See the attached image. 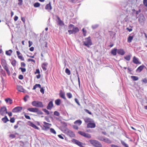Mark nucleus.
<instances>
[{
  "instance_id": "f257e3e1",
  "label": "nucleus",
  "mask_w": 147,
  "mask_h": 147,
  "mask_svg": "<svg viewBox=\"0 0 147 147\" xmlns=\"http://www.w3.org/2000/svg\"><path fill=\"white\" fill-rule=\"evenodd\" d=\"M85 41H83V45L88 48H89L90 46L92 45V40L91 39V37L90 36L86 38H85Z\"/></svg>"
},
{
  "instance_id": "f03ea898",
  "label": "nucleus",
  "mask_w": 147,
  "mask_h": 147,
  "mask_svg": "<svg viewBox=\"0 0 147 147\" xmlns=\"http://www.w3.org/2000/svg\"><path fill=\"white\" fill-rule=\"evenodd\" d=\"M32 105L36 107L43 108L44 105L42 102L34 100L32 102Z\"/></svg>"
},
{
  "instance_id": "7ed1b4c3",
  "label": "nucleus",
  "mask_w": 147,
  "mask_h": 147,
  "mask_svg": "<svg viewBox=\"0 0 147 147\" xmlns=\"http://www.w3.org/2000/svg\"><path fill=\"white\" fill-rule=\"evenodd\" d=\"M90 143L95 147H102V146L100 142L97 140H89Z\"/></svg>"
},
{
  "instance_id": "20e7f679",
  "label": "nucleus",
  "mask_w": 147,
  "mask_h": 147,
  "mask_svg": "<svg viewBox=\"0 0 147 147\" xmlns=\"http://www.w3.org/2000/svg\"><path fill=\"white\" fill-rule=\"evenodd\" d=\"M138 20L141 25H143L144 24L145 18L143 14L140 13L139 14Z\"/></svg>"
},
{
  "instance_id": "39448f33",
  "label": "nucleus",
  "mask_w": 147,
  "mask_h": 147,
  "mask_svg": "<svg viewBox=\"0 0 147 147\" xmlns=\"http://www.w3.org/2000/svg\"><path fill=\"white\" fill-rule=\"evenodd\" d=\"M78 133L81 136L88 138H90L91 137V136L90 134L86 133L82 131H79Z\"/></svg>"
},
{
  "instance_id": "423d86ee",
  "label": "nucleus",
  "mask_w": 147,
  "mask_h": 147,
  "mask_svg": "<svg viewBox=\"0 0 147 147\" xmlns=\"http://www.w3.org/2000/svg\"><path fill=\"white\" fill-rule=\"evenodd\" d=\"M71 142L73 143L76 144L80 147H84L82 146L83 143L77 140L72 139L71 140Z\"/></svg>"
},
{
  "instance_id": "0eeeda50",
  "label": "nucleus",
  "mask_w": 147,
  "mask_h": 147,
  "mask_svg": "<svg viewBox=\"0 0 147 147\" xmlns=\"http://www.w3.org/2000/svg\"><path fill=\"white\" fill-rule=\"evenodd\" d=\"M22 107H21L17 106L15 107L12 110V112L13 113H16L22 110Z\"/></svg>"
},
{
  "instance_id": "6e6552de",
  "label": "nucleus",
  "mask_w": 147,
  "mask_h": 147,
  "mask_svg": "<svg viewBox=\"0 0 147 147\" xmlns=\"http://www.w3.org/2000/svg\"><path fill=\"white\" fill-rule=\"evenodd\" d=\"M132 61L134 63L136 64H140L141 63V62L139 61V59L135 56L133 57Z\"/></svg>"
},
{
  "instance_id": "1a4fd4ad",
  "label": "nucleus",
  "mask_w": 147,
  "mask_h": 147,
  "mask_svg": "<svg viewBox=\"0 0 147 147\" xmlns=\"http://www.w3.org/2000/svg\"><path fill=\"white\" fill-rule=\"evenodd\" d=\"M56 18L58 20V21H57L58 24L60 26L64 25V24L63 21H62L60 18L57 16H56Z\"/></svg>"
},
{
  "instance_id": "9d476101",
  "label": "nucleus",
  "mask_w": 147,
  "mask_h": 147,
  "mask_svg": "<svg viewBox=\"0 0 147 147\" xmlns=\"http://www.w3.org/2000/svg\"><path fill=\"white\" fill-rule=\"evenodd\" d=\"M134 34L132 33L129 35L127 38V42L128 43H130L131 42L132 40L134 37Z\"/></svg>"
},
{
  "instance_id": "9b49d317",
  "label": "nucleus",
  "mask_w": 147,
  "mask_h": 147,
  "mask_svg": "<svg viewBox=\"0 0 147 147\" xmlns=\"http://www.w3.org/2000/svg\"><path fill=\"white\" fill-rule=\"evenodd\" d=\"M53 106V104L52 101H50L48 103L47 107V109L48 110H51Z\"/></svg>"
},
{
  "instance_id": "f8f14e48",
  "label": "nucleus",
  "mask_w": 147,
  "mask_h": 147,
  "mask_svg": "<svg viewBox=\"0 0 147 147\" xmlns=\"http://www.w3.org/2000/svg\"><path fill=\"white\" fill-rule=\"evenodd\" d=\"M117 51L118 49L116 48H114L111 50V53L113 56H116L117 53Z\"/></svg>"
},
{
  "instance_id": "ddd939ff",
  "label": "nucleus",
  "mask_w": 147,
  "mask_h": 147,
  "mask_svg": "<svg viewBox=\"0 0 147 147\" xmlns=\"http://www.w3.org/2000/svg\"><path fill=\"white\" fill-rule=\"evenodd\" d=\"M28 124L29 125L31 126L34 128L37 129L39 130L40 129L35 124L33 123L32 122L30 121H28Z\"/></svg>"
},
{
  "instance_id": "4468645a",
  "label": "nucleus",
  "mask_w": 147,
  "mask_h": 147,
  "mask_svg": "<svg viewBox=\"0 0 147 147\" xmlns=\"http://www.w3.org/2000/svg\"><path fill=\"white\" fill-rule=\"evenodd\" d=\"M28 124L29 125L31 126L34 128L37 129L39 130L40 129L35 124L33 123L32 122L30 121H28Z\"/></svg>"
},
{
  "instance_id": "2eb2a0df",
  "label": "nucleus",
  "mask_w": 147,
  "mask_h": 147,
  "mask_svg": "<svg viewBox=\"0 0 147 147\" xmlns=\"http://www.w3.org/2000/svg\"><path fill=\"white\" fill-rule=\"evenodd\" d=\"M59 96L61 98L65 100H66L65 92H63L61 90H60L59 91Z\"/></svg>"
},
{
  "instance_id": "dca6fc26",
  "label": "nucleus",
  "mask_w": 147,
  "mask_h": 147,
  "mask_svg": "<svg viewBox=\"0 0 147 147\" xmlns=\"http://www.w3.org/2000/svg\"><path fill=\"white\" fill-rule=\"evenodd\" d=\"M125 53L124 49H123L120 48L118 49L117 53L119 55L123 56L125 55Z\"/></svg>"
},
{
  "instance_id": "f3484780",
  "label": "nucleus",
  "mask_w": 147,
  "mask_h": 147,
  "mask_svg": "<svg viewBox=\"0 0 147 147\" xmlns=\"http://www.w3.org/2000/svg\"><path fill=\"white\" fill-rule=\"evenodd\" d=\"M43 123L44 124L43 126L45 128V129L46 130L49 129L50 126H51V124L47 123L46 122L44 121Z\"/></svg>"
},
{
  "instance_id": "a211bd4d",
  "label": "nucleus",
  "mask_w": 147,
  "mask_h": 147,
  "mask_svg": "<svg viewBox=\"0 0 147 147\" xmlns=\"http://www.w3.org/2000/svg\"><path fill=\"white\" fill-rule=\"evenodd\" d=\"M96 126L95 124L94 123L90 122L87 125V127L88 128H94Z\"/></svg>"
},
{
  "instance_id": "6ab92c4d",
  "label": "nucleus",
  "mask_w": 147,
  "mask_h": 147,
  "mask_svg": "<svg viewBox=\"0 0 147 147\" xmlns=\"http://www.w3.org/2000/svg\"><path fill=\"white\" fill-rule=\"evenodd\" d=\"M144 67H145V66L143 65H142L140 66L136 69V72H141L142 70L144 68Z\"/></svg>"
},
{
  "instance_id": "aec40b11",
  "label": "nucleus",
  "mask_w": 147,
  "mask_h": 147,
  "mask_svg": "<svg viewBox=\"0 0 147 147\" xmlns=\"http://www.w3.org/2000/svg\"><path fill=\"white\" fill-rule=\"evenodd\" d=\"M45 9L46 10H51L52 9V7L51 5V3L50 2L48 4H47L45 7Z\"/></svg>"
},
{
  "instance_id": "412c9836",
  "label": "nucleus",
  "mask_w": 147,
  "mask_h": 147,
  "mask_svg": "<svg viewBox=\"0 0 147 147\" xmlns=\"http://www.w3.org/2000/svg\"><path fill=\"white\" fill-rule=\"evenodd\" d=\"M48 65V63L46 62L43 63L42 65V67L44 71H45L47 70V69L46 67Z\"/></svg>"
},
{
  "instance_id": "4be33fe9",
  "label": "nucleus",
  "mask_w": 147,
  "mask_h": 147,
  "mask_svg": "<svg viewBox=\"0 0 147 147\" xmlns=\"http://www.w3.org/2000/svg\"><path fill=\"white\" fill-rule=\"evenodd\" d=\"M37 108V107L29 108L27 110L30 112L36 113Z\"/></svg>"
},
{
  "instance_id": "5701e85b",
  "label": "nucleus",
  "mask_w": 147,
  "mask_h": 147,
  "mask_svg": "<svg viewBox=\"0 0 147 147\" xmlns=\"http://www.w3.org/2000/svg\"><path fill=\"white\" fill-rule=\"evenodd\" d=\"M1 120L5 123H6L7 121H9V120L7 118V116L6 115L4 117L2 118Z\"/></svg>"
},
{
  "instance_id": "b1692460",
  "label": "nucleus",
  "mask_w": 147,
  "mask_h": 147,
  "mask_svg": "<svg viewBox=\"0 0 147 147\" xmlns=\"http://www.w3.org/2000/svg\"><path fill=\"white\" fill-rule=\"evenodd\" d=\"M3 67L4 68V69L6 71L7 74L9 75H10V71L8 69V67H7V65H6L3 66Z\"/></svg>"
},
{
  "instance_id": "393cba45",
  "label": "nucleus",
  "mask_w": 147,
  "mask_h": 147,
  "mask_svg": "<svg viewBox=\"0 0 147 147\" xmlns=\"http://www.w3.org/2000/svg\"><path fill=\"white\" fill-rule=\"evenodd\" d=\"M61 102V100L59 98L56 99L55 101V104L57 106L60 105Z\"/></svg>"
},
{
  "instance_id": "a878e982",
  "label": "nucleus",
  "mask_w": 147,
  "mask_h": 147,
  "mask_svg": "<svg viewBox=\"0 0 147 147\" xmlns=\"http://www.w3.org/2000/svg\"><path fill=\"white\" fill-rule=\"evenodd\" d=\"M1 63L3 67L7 65L6 60L3 59H1Z\"/></svg>"
},
{
  "instance_id": "bb28decb",
  "label": "nucleus",
  "mask_w": 147,
  "mask_h": 147,
  "mask_svg": "<svg viewBox=\"0 0 147 147\" xmlns=\"http://www.w3.org/2000/svg\"><path fill=\"white\" fill-rule=\"evenodd\" d=\"M103 142L108 144H110L112 142L111 141L110 139L105 137Z\"/></svg>"
},
{
  "instance_id": "cd10ccee",
  "label": "nucleus",
  "mask_w": 147,
  "mask_h": 147,
  "mask_svg": "<svg viewBox=\"0 0 147 147\" xmlns=\"http://www.w3.org/2000/svg\"><path fill=\"white\" fill-rule=\"evenodd\" d=\"M12 52L13 51L12 50L9 49V50L6 51L5 54L8 56H10Z\"/></svg>"
},
{
  "instance_id": "c85d7f7f",
  "label": "nucleus",
  "mask_w": 147,
  "mask_h": 147,
  "mask_svg": "<svg viewBox=\"0 0 147 147\" xmlns=\"http://www.w3.org/2000/svg\"><path fill=\"white\" fill-rule=\"evenodd\" d=\"M75 124H78V125H80L82 123V121L80 119L77 120L74 123Z\"/></svg>"
},
{
  "instance_id": "c756f323",
  "label": "nucleus",
  "mask_w": 147,
  "mask_h": 147,
  "mask_svg": "<svg viewBox=\"0 0 147 147\" xmlns=\"http://www.w3.org/2000/svg\"><path fill=\"white\" fill-rule=\"evenodd\" d=\"M74 34H75L79 31V28L77 27H74L72 30Z\"/></svg>"
},
{
  "instance_id": "7c9ffc66",
  "label": "nucleus",
  "mask_w": 147,
  "mask_h": 147,
  "mask_svg": "<svg viewBox=\"0 0 147 147\" xmlns=\"http://www.w3.org/2000/svg\"><path fill=\"white\" fill-rule=\"evenodd\" d=\"M131 55H126L124 57V58L127 61H129L131 59Z\"/></svg>"
},
{
  "instance_id": "2f4dec72",
  "label": "nucleus",
  "mask_w": 147,
  "mask_h": 147,
  "mask_svg": "<svg viewBox=\"0 0 147 147\" xmlns=\"http://www.w3.org/2000/svg\"><path fill=\"white\" fill-rule=\"evenodd\" d=\"M121 144L124 147H129L128 145L123 141L121 140Z\"/></svg>"
},
{
  "instance_id": "473e14b6",
  "label": "nucleus",
  "mask_w": 147,
  "mask_h": 147,
  "mask_svg": "<svg viewBox=\"0 0 147 147\" xmlns=\"http://www.w3.org/2000/svg\"><path fill=\"white\" fill-rule=\"evenodd\" d=\"M105 136H99L97 137V139L98 140L103 142Z\"/></svg>"
},
{
  "instance_id": "72a5a7b5",
  "label": "nucleus",
  "mask_w": 147,
  "mask_h": 147,
  "mask_svg": "<svg viewBox=\"0 0 147 147\" xmlns=\"http://www.w3.org/2000/svg\"><path fill=\"white\" fill-rule=\"evenodd\" d=\"M131 78L134 81H137L139 79V78H138V77L135 76H131Z\"/></svg>"
},
{
  "instance_id": "f704fd0d",
  "label": "nucleus",
  "mask_w": 147,
  "mask_h": 147,
  "mask_svg": "<svg viewBox=\"0 0 147 147\" xmlns=\"http://www.w3.org/2000/svg\"><path fill=\"white\" fill-rule=\"evenodd\" d=\"M36 113L39 115H42L43 114V113L41 111L39 110V109L37 108Z\"/></svg>"
},
{
  "instance_id": "c9c22d12",
  "label": "nucleus",
  "mask_w": 147,
  "mask_h": 147,
  "mask_svg": "<svg viewBox=\"0 0 147 147\" xmlns=\"http://www.w3.org/2000/svg\"><path fill=\"white\" fill-rule=\"evenodd\" d=\"M68 134L71 137H74L75 136V134L74 132L72 131H70L68 132Z\"/></svg>"
},
{
  "instance_id": "e433bc0d",
  "label": "nucleus",
  "mask_w": 147,
  "mask_h": 147,
  "mask_svg": "<svg viewBox=\"0 0 147 147\" xmlns=\"http://www.w3.org/2000/svg\"><path fill=\"white\" fill-rule=\"evenodd\" d=\"M65 72L68 75H70L71 74V71L68 68H66L65 69Z\"/></svg>"
},
{
  "instance_id": "4c0bfd02",
  "label": "nucleus",
  "mask_w": 147,
  "mask_h": 147,
  "mask_svg": "<svg viewBox=\"0 0 147 147\" xmlns=\"http://www.w3.org/2000/svg\"><path fill=\"white\" fill-rule=\"evenodd\" d=\"M40 4L38 2H36L34 4V6L35 7H38L40 6Z\"/></svg>"
},
{
  "instance_id": "58836bf2",
  "label": "nucleus",
  "mask_w": 147,
  "mask_h": 147,
  "mask_svg": "<svg viewBox=\"0 0 147 147\" xmlns=\"http://www.w3.org/2000/svg\"><path fill=\"white\" fill-rule=\"evenodd\" d=\"M50 132L54 134H56V131L53 128H50Z\"/></svg>"
},
{
  "instance_id": "ea45409f",
  "label": "nucleus",
  "mask_w": 147,
  "mask_h": 147,
  "mask_svg": "<svg viewBox=\"0 0 147 147\" xmlns=\"http://www.w3.org/2000/svg\"><path fill=\"white\" fill-rule=\"evenodd\" d=\"M17 88L18 91L20 92H22L21 89H23L22 87L20 86H17Z\"/></svg>"
},
{
  "instance_id": "a19ab883",
  "label": "nucleus",
  "mask_w": 147,
  "mask_h": 147,
  "mask_svg": "<svg viewBox=\"0 0 147 147\" xmlns=\"http://www.w3.org/2000/svg\"><path fill=\"white\" fill-rule=\"evenodd\" d=\"M11 64L13 67H15V66H16V60L14 59L11 62Z\"/></svg>"
},
{
  "instance_id": "79ce46f5",
  "label": "nucleus",
  "mask_w": 147,
  "mask_h": 147,
  "mask_svg": "<svg viewBox=\"0 0 147 147\" xmlns=\"http://www.w3.org/2000/svg\"><path fill=\"white\" fill-rule=\"evenodd\" d=\"M82 31L84 36H86V34L87 33L86 30H85L84 28H83L82 29Z\"/></svg>"
},
{
  "instance_id": "37998d69",
  "label": "nucleus",
  "mask_w": 147,
  "mask_h": 147,
  "mask_svg": "<svg viewBox=\"0 0 147 147\" xmlns=\"http://www.w3.org/2000/svg\"><path fill=\"white\" fill-rule=\"evenodd\" d=\"M42 110L47 115H49L50 113L46 109H42Z\"/></svg>"
},
{
  "instance_id": "c03bdc74",
  "label": "nucleus",
  "mask_w": 147,
  "mask_h": 147,
  "mask_svg": "<svg viewBox=\"0 0 147 147\" xmlns=\"http://www.w3.org/2000/svg\"><path fill=\"white\" fill-rule=\"evenodd\" d=\"M66 95L69 98H71L72 96V94L70 92L67 93Z\"/></svg>"
},
{
  "instance_id": "a18cd8bd",
  "label": "nucleus",
  "mask_w": 147,
  "mask_h": 147,
  "mask_svg": "<svg viewBox=\"0 0 147 147\" xmlns=\"http://www.w3.org/2000/svg\"><path fill=\"white\" fill-rule=\"evenodd\" d=\"M19 69L21 70V71L22 72V73L25 72L26 71V69L25 68H23L22 67H20Z\"/></svg>"
},
{
  "instance_id": "49530a36",
  "label": "nucleus",
  "mask_w": 147,
  "mask_h": 147,
  "mask_svg": "<svg viewBox=\"0 0 147 147\" xmlns=\"http://www.w3.org/2000/svg\"><path fill=\"white\" fill-rule=\"evenodd\" d=\"M91 119L89 118H86L84 119V121L86 123H88L90 122Z\"/></svg>"
},
{
  "instance_id": "de8ad7c7",
  "label": "nucleus",
  "mask_w": 147,
  "mask_h": 147,
  "mask_svg": "<svg viewBox=\"0 0 147 147\" xmlns=\"http://www.w3.org/2000/svg\"><path fill=\"white\" fill-rule=\"evenodd\" d=\"M54 115H55L59 116L60 115V113L58 111H55L54 112Z\"/></svg>"
},
{
  "instance_id": "09e8293b",
  "label": "nucleus",
  "mask_w": 147,
  "mask_h": 147,
  "mask_svg": "<svg viewBox=\"0 0 147 147\" xmlns=\"http://www.w3.org/2000/svg\"><path fill=\"white\" fill-rule=\"evenodd\" d=\"M1 111L3 112H6L7 111V109L6 107H4L1 109Z\"/></svg>"
},
{
  "instance_id": "8fccbe9b",
  "label": "nucleus",
  "mask_w": 147,
  "mask_h": 147,
  "mask_svg": "<svg viewBox=\"0 0 147 147\" xmlns=\"http://www.w3.org/2000/svg\"><path fill=\"white\" fill-rule=\"evenodd\" d=\"M75 102L79 106H80V104L79 101V100L77 98H75L74 99Z\"/></svg>"
},
{
  "instance_id": "3c124183",
  "label": "nucleus",
  "mask_w": 147,
  "mask_h": 147,
  "mask_svg": "<svg viewBox=\"0 0 147 147\" xmlns=\"http://www.w3.org/2000/svg\"><path fill=\"white\" fill-rule=\"evenodd\" d=\"M9 121L11 123H13L15 122V119L14 117L11 118Z\"/></svg>"
},
{
  "instance_id": "603ef678",
  "label": "nucleus",
  "mask_w": 147,
  "mask_h": 147,
  "mask_svg": "<svg viewBox=\"0 0 147 147\" xmlns=\"http://www.w3.org/2000/svg\"><path fill=\"white\" fill-rule=\"evenodd\" d=\"M18 58L20 59L21 61H24V59L22 55H20L18 56Z\"/></svg>"
},
{
  "instance_id": "864d4df0",
  "label": "nucleus",
  "mask_w": 147,
  "mask_h": 147,
  "mask_svg": "<svg viewBox=\"0 0 147 147\" xmlns=\"http://www.w3.org/2000/svg\"><path fill=\"white\" fill-rule=\"evenodd\" d=\"M84 111L86 113H88L90 115H92V113L90 111H89L87 109H84Z\"/></svg>"
},
{
  "instance_id": "5fc2aeb1",
  "label": "nucleus",
  "mask_w": 147,
  "mask_h": 147,
  "mask_svg": "<svg viewBox=\"0 0 147 147\" xmlns=\"http://www.w3.org/2000/svg\"><path fill=\"white\" fill-rule=\"evenodd\" d=\"M98 26V25L97 24H95L94 25H92V28L93 29H95L97 28Z\"/></svg>"
},
{
  "instance_id": "6e6d98bb",
  "label": "nucleus",
  "mask_w": 147,
  "mask_h": 147,
  "mask_svg": "<svg viewBox=\"0 0 147 147\" xmlns=\"http://www.w3.org/2000/svg\"><path fill=\"white\" fill-rule=\"evenodd\" d=\"M29 98V96L28 95H26L24 98V100L25 102H26L27 101V98Z\"/></svg>"
},
{
  "instance_id": "4d7b16f0",
  "label": "nucleus",
  "mask_w": 147,
  "mask_h": 147,
  "mask_svg": "<svg viewBox=\"0 0 147 147\" xmlns=\"http://www.w3.org/2000/svg\"><path fill=\"white\" fill-rule=\"evenodd\" d=\"M45 90L43 87H41L40 88V91L43 94L44 93Z\"/></svg>"
},
{
  "instance_id": "13d9d810",
  "label": "nucleus",
  "mask_w": 147,
  "mask_h": 147,
  "mask_svg": "<svg viewBox=\"0 0 147 147\" xmlns=\"http://www.w3.org/2000/svg\"><path fill=\"white\" fill-rule=\"evenodd\" d=\"M18 78L19 79L22 80L24 78V76L23 75L20 74Z\"/></svg>"
},
{
  "instance_id": "bf43d9fd",
  "label": "nucleus",
  "mask_w": 147,
  "mask_h": 147,
  "mask_svg": "<svg viewBox=\"0 0 147 147\" xmlns=\"http://www.w3.org/2000/svg\"><path fill=\"white\" fill-rule=\"evenodd\" d=\"M0 72L1 73L3 76H6V73L5 71L3 70V69L2 71H0Z\"/></svg>"
},
{
  "instance_id": "052dcab7",
  "label": "nucleus",
  "mask_w": 147,
  "mask_h": 147,
  "mask_svg": "<svg viewBox=\"0 0 147 147\" xmlns=\"http://www.w3.org/2000/svg\"><path fill=\"white\" fill-rule=\"evenodd\" d=\"M143 3L146 7H147V0H143Z\"/></svg>"
},
{
  "instance_id": "680f3d73",
  "label": "nucleus",
  "mask_w": 147,
  "mask_h": 147,
  "mask_svg": "<svg viewBox=\"0 0 147 147\" xmlns=\"http://www.w3.org/2000/svg\"><path fill=\"white\" fill-rule=\"evenodd\" d=\"M45 119L47 122L49 123L51 122V121L48 117L45 116Z\"/></svg>"
},
{
  "instance_id": "e2e57ef3",
  "label": "nucleus",
  "mask_w": 147,
  "mask_h": 147,
  "mask_svg": "<svg viewBox=\"0 0 147 147\" xmlns=\"http://www.w3.org/2000/svg\"><path fill=\"white\" fill-rule=\"evenodd\" d=\"M24 116H25V117L27 119H31L30 117L29 116L26 115V114H25L24 115Z\"/></svg>"
},
{
  "instance_id": "0e129e2a",
  "label": "nucleus",
  "mask_w": 147,
  "mask_h": 147,
  "mask_svg": "<svg viewBox=\"0 0 147 147\" xmlns=\"http://www.w3.org/2000/svg\"><path fill=\"white\" fill-rule=\"evenodd\" d=\"M21 65L22 67H25L26 66V64L24 62H22L21 63Z\"/></svg>"
},
{
  "instance_id": "69168bd1",
  "label": "nucleus",
  "mask_w": 147,
  "mask_h": 147,
  "mask_svg": "<svg viewBox=\"0 0 147 147\" xmlns=\"http://www.w3.org/2000/svg\"><path fill=\"white\" fill-rule=\"evenodd\" d=\"M9 137L10 138H15L16 136L15 135L13 134H11L9 135Z\"/></svg>"
},
{
  "instance_id": "338daca9",
  "label": "nucleus",
  "mask_w": 147,
  "mask_h": 147,
  "mask_svg": "<svg viewBox=\"0 0 147 147\" xmlns=\"http://www.w3.org/2000/svg\"><path fill=\"white\" fill-rule=\"evenodd\" d=\"M111 147H122L121 146H119L117 145L114 144H112L111 145Z\"/></svg>"
},
{
  "instance_id": "774afa93",
  "label": "nucleus",
  "mask_w": 147,
  "mask_h": 147,
  "mask_svg": "<svg viewBox=\"0 0 147 147\" xmlns=\"http://www.w3.org/2000/svg\"><path fill=\"white\" fill-rule=\"evenodd\" d=\"M142 82L145 84H147V79L146 78L143 79L142 80Z\"/></svg>"
}]
</instances>
